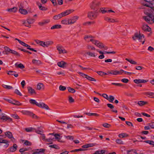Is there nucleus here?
Here are the masks:
<instances>
[{
    "instance_id": "19",
    "label": "nucleus",
    "mask_w": 154,
    "mask_h": 154,
    "mask_svg": "<svg viewBox=\"0 0 154 154\" xmlns=\"http://www.w3.org/2000/svg\"><path fill=\"white\" fill-rule=\"evenodd\" d=\"M17 8L16 7L9 8L7 9V11L11 13H15L17 11Z\"/></svg>"
},
{
    "instance_id": "43",
    "label": "nucleus",
    "mask_w": 154,
    "mask_h": 154,
    "mask_svg": "<svg viewBox=\"0 0 154 154\" xmlns=\"http://www.w3.org/2000/svg\"><path fill=\"white\" fill-rule=\"evenodd\" d=\"M11 53L13 54H14L15 55H16L17 56L20 57V55L17 52V51H14L13 50H11Z\"/></svg>"
},
{
    "instance_id": "47",
    "label": "nucleus",
    "mask_w": 154,
    "mask_h": 154,
    "mask_svg": "<svg viewBox=\"0 0 154 154\" xmlns=\"http://www.w3.org/2000/svg\"><path fill=\"white\" fill-rule=\"evenodd\" d=\"M86 150V149H82L80 148L79 149H75L74 150H72L70 151L71 152H78L79 151H85Z\"/></svg>"
},
{
    "instance_id": "3",
    "label": "nucleus",
    "mask_w": 154,
    "mask_h": 154,
    "mask_svg": "<svg viewBox=\"0 0 154 154\" xmlns=\"http://www.w3.org/2000/svg\"><path fill=\"white\" fill-rule=\"evenodd\" d=\"M154 0H144V1L147 2L146 3H143V6L149 7V9H154L153 6L154 3L152 2Z\"/></svg>"
},
{
    "instance_id": "20",
    "label": "nucleus",
    "mask_w": 154,
    "mask_h": 154,
    "mask_svg": "<svg viewBox=\"0 0 154 154\" xmlns=\"http://www.w3.org/2000/svg\"><path fill=\"white\" fill-rule=\"evenodd\" d=\"M19 11L21 14L24 15L28 13V12L26 9H23L22 8H20Z\"/></svg>"
},
{
    "instance_id": "45",
    "label": "nucleus",
    "mask_w": 154,
    "mask_h": 154,
    "mask_svg": "<svg viewBox=\"0 0 154 154\" xmlns=\"http://www.w3.org/2000/svg\"><path fill=\"white\" fill-rule=\"evenodd\" d=\"M97 74L101 76H103L104 75H107V74L102 71H97Z\"/></svg>"
},
{
    "instance_id": "54",
    "label": "nucleus",
    "mask_w": 154,
    "mask_h": 154,
    "mask_svg": "<svg viewBox=\"0 0 154 154\" xmlns=\"http://www.w3.org/2000/svg\"><path fill=\"white\" fill-rule=\"evenodd\" d=\"M116 143L119 144H124L123 142L120 139H117L116 141Z\"/></svg>"
},
{
    "instance_id": "8",
    "label": "nucleus",
    "mask_w": 154,
    "mask_h": 154,
    "mask_svg": "<svg viewBox=\"0 0 154 154\" xmlns=\"http://www.w3.org/2000/svg\"><path fill=\"white\" fill-rule=\"evenodd\" d=\"M94 38V37L92 35H86L84 37V39L85 40L89 42L88 41H87V39L88 38H90V41L92 42L93 44L94 42V41L95 40L93 39Z\"/></svg>"
},
{
    "instance_id": "60",
    "label": "nucleus",
    "mask_w": 154,
    "mask_h": 154,
    "mask_svg": "<svg viewBox=\"0 0 154 154\" xmlns=\"http://www.w3.org/2000/svg\"><path fill=\"white\" fill-rule=\"evenodd\" d=\"M28 150V149L27 148H23L20 149H19V151L20 152H23L25 151H26Z\"/></svg>"
},
{
    "instance_id": "62",
    "label": "nucleus",
    "mask_w": 154,
    "mask_h": 154,
    "mask_svg": "<svg viewBox=\"0 0 154 154\" xmlns=\"http://www.w3.org/2000/svg\"><path fill=\"white\" fill-rule=\"evenodd\" d=\"M4 49H5V51L7 52H11L12 50L11 49L7 47H4Z\"/></svg>"
},
{
    "instance_id": "35",
    "label": "nucleus",
    "mask_w": 154,
    "mask_h": 154,
    "mask_svg": "<svg viewBox=\"0 0 154 154\" xmlns=\"http://www.w3.org/2000/svg\"><path fill=\"white\" fill-rule=\"evenodd\" d=\"M125 60L133 64H137V63L135 61L132 60H130L128 58H126Z\"/></svg>"
},
{
    "instance_id": "31",
    "label": "nucleus",
    "mask_w": 154,
    "mask_h": 154,
    "mask_svg": "<svg viewBox=\"0 0 154 154\" xmlns=\"http://www.w3.org/2000/svg\"><path fill=\"white\" fill-rule=\"evenodd\" d=\"M44 86V85L43 83H39L37 84V89L38 90H40L41 89V88L43 87Z\"/></svg>"
},
{
    "instance_id": "52",
    "label": "nucleus",
    "mask_w": 154,
    "mask_h": 154,
    "mask_svg": "<svg viewBox=\"0 0 154 154\" xmlns=\"http://www.w3.org/2000/svg\"><path fill=\"white\" fill-rule=\"evenodd\" d=\"M114 100V97L110 95L109 96V100H109L110 102L112 103Z\"/></svg>"
},
{
    "instance_id": "46",
    "label": "nucleus",
    "mask_w": 154,
    "mask_h": 154,
    "mask_svg": "<svg viewBox=\"0 0 154 154\" xmlns=\"http://www.w3.org/2000/svg\"><path fill=\"white\" fill-rule=\"evenodd\" d=\"M54 139V138H48V139H45V141L46 142H50V143H49L48 144H52L53 143L52 142H51V141H52V140H53Z\"/></svg>"
},
{
    "instance_id": "18",
    "label": "nucleus",
    "mask_w": 154,
    "mask_h": 154,
    "mask_svg": "<svg viewBox=\"0 0 154 154\" xmlns=\"http://www.w3.org/2000/svg\"><path fill=\"white\" fill-rule=\"evenodd\" d=\"M37 4L40 10L42 11H46L47 10L48 8H47L45 7L42 6L41 4H40L39 2H37Z\"/></svg>"
},
{
    "instance_id": "61",
    "label": "nucleus",
    "mask_w": 154,
    "mask_h": 154,
    "mask_svg": "<svg viewBox=\"0 0 154 154\" xmlns=\"http://www.w3.org/2000/svg\"><path fill=\"white\" fill-rule=\"evenodd\" d=\"M44 104V103H38V104H36V106L39 107H41L42 108V107L43 106Z\"/></svg>"
},
{
    "instance_id": "42",
    "label": "nucleus",
    "mask_w": 154,
    "mask_h": 154,
    "mask_svg": "<svg viewBox=\"0 0 154 154\" xmlns=\"http://www.w3.org/2000/svg\"><path fill=\"white\" fill-rule=\"evenodd\" d=\"M67 89L69 92L72 93H74L75 91V89L70 87H68Z\"/></svg>"
},
{
    "instance_id": "51",
    "label": "nucleus",
    "mask_w": 154,
    "mask_h": 154,
    "mask_svg": "<svg viewBox=\"0 0 154 154\" xmlns=\"http://www.w3.org/2000/svg\"><path fill=\"white\" fill-rule=\"evenodd\" d=\"M59 90L60 91H64L66 90V87L64 86L60 85L59 87Z\"/></svg>"
},
{
    "instance_id": "36",
    "label": "nucleus",
    "mask_w": 154,
    "mask_h": 154,
    "mask_svg": "<svg viewBox=\"0 0 154 154\" xmlns=\"http://www.w3.org/2000/svg\"><path fill=\"white\" fill-rule=\"evenodd\" d=\"M62 17L60 14H59L57 15H55L54 16L53 19L54 20H58Z\"/></svg>"
},
{
    "instance_id": "9",
    "label": "nucleus",
    "mask_w": 154,
    "mask_h": 154,
    "mask_svg": "<svg viewBox=\"0 0 154 154\" xmlns=\"http://www.w3.org/2000/svg\"><path fill=\"white\" fill-rule=\"evenodd\" d=\"M132 38L134 40H136L137 39L139 40H140L141 39L140 34L135 33L134 35L132 37Z\"/></svg>"
},
{
    "instance_id": "22",
    "label": "nucleus",
    "mask_w": 154,
    "mask_h": 154,
    "mask_svg": "<svg viewBox=\"0 0 154 154\" xmlns=\"http://www.w3.org/2000/svg\"><path fill=\"white\" fill-rule=\"evenodd\" d=\"M26 114L28 115L32 116L33 118L35 119H38V117L36 115H35V114H33V113L29 111H27Z\"/></svg>"
},
{
    "instance_id": "26",
    "label": "nucleus",
    "mask_w": 154,
    "mask_h": 154,
    "mask_svg": "<svg viewBox=\"0 0 154 154\" xmlns=\"http://www.w3.org/2000/svg\"><path fill=\"white\" fill-rule=\"evenodd\" d=\"M105 20L108 22L111 23L116 22L115 20L113 19H111L108 17H106L105 18Z\"/></svg>"
},
{
    "instance_id": "37",
    "label": "nucleus",
    "mask_w": 154,
    "mask_h": 154,
    "mask_svg": "<svg viewBox=\"0 0 154 154\" xmlns=\"http://www.w3.org/2000/svg\"><path fill=\"white\" fill-rule=\"evenodd\" d=\"M49 146L52 148H54L56 149H59L60 147L57 145L53 144L49 145Z\"/></svg>"
},
{
    "instance_id": "55",
    "label": "nucleus",
    "mask_w": 154,
    "mask_h": 154,
    "mask_svg": "<svg viewBox=\"0 0 154 154\" xmlns=\"http://www.w3.org/2000/svg\"><path fill=\"white\" fill-rule=\"evenodd\" d=\"M103 126L104 127L108 128H109L111 126L110 125L107 123L103 124Z\"/></svg>"
},
{
    "instance_id": "21",
    "label": "nucleus",
    "mask_w": 154,
    "mask_h": 154,
    "mask_svg": "<svg viewBox=\"0 0 154 154\" xmlns=\"http://www.w3.org/2000/svg\"><path fill=\"white\" fill-rule=\"evenodd\" d=\"M95 145L94 143H89L83 145L82 147L83 148H88L90 147L93 146Z\"/></svg>"
},
{
    "instance_id": "64",
    "label": "nucleus",
    "mask_w": 154,
    "mask_h": 154,
    "mask_svg": "<svg viewBox=\"0 0 154 154\" xmlns=\"http://www.w3.org/2000/svg\"><path fill=\"white\" fill-rule=\"evenodd\" d=\"M17 67L21 69H23L25 68L24 66L22 63H20L18 64L17 65Z\"/></svg>"
},
{
    "instance_id": "41",
    "label": "nucleus",
    "mask_w": 154,
    "mask_h": 154,
    "mask_svg": "<svg viewBox=\"0 0 154 154\" xmlns=\"http://www.w3.org/2000/svg\"><path fill=\"white\" fill-rule=\"evenodd\" d=\"M2 87L4 88L8 89H10L13 88V87L11 86L7 85L5 84H3L2 85Z\"/></svg>"
},
{
    "instance_id": "25",
    "label": "nucleus",
    "mask_w": 154,
    "mask_h": 154,
    "mask_svg": "<svg viewBox=\"0 0 154 154\" xmlns=\"http://www.w3.org/2000/svg\"><path fill=\"white\" fill-rule=\"evenodd\" d=\"M53 43V42L52 41H48L45 42V43H44V45H45V47H47L49 45H52Z\"/></svg>"
},
{
    "instance_id": "28",
    "label": "nucleus",
    "mask_w": 154,
    "mask_h": 154,
    "mask_svg": "<svg viewBox=\"0 0 154 154\" xmlns=\"http://www.w3.org/2000/svg\"><path fill=\"white\" fill-rule=\"evenodd\" d=\"M0 143H4L5 144L4 145L6 147H8L9 146V144L8 143V141L6 140L3 139L2 140V142H0Z\"/></svg>"
},
{
    "instance_id": "59",
    "label": "nucleus",
    "mask_w": 154,
    "mask_h": 154,
    "mask_svg": "<svg viewBox=\"0 0 154 154\" xmlns=\"http://www.w3.org/2000/svg\"><path fill=\"white\" fill-rule=\"evenodd\" d=\"M147 95H149V96H151L152 98H153L154 95V93L151 92H148L146 93Z\"/></svg>"
},
{
    "instance_id": "24",
    "label": "nucleus",
    "mask_w": 154,
    "mask_h": 154,
    "mask_svg": "<svg viewBox=\"0 0 154 154\" xmlns=\"http://www.w3.org/2000/svg\"><path fill=\"white\" fill-rule=\"evenodd\" d=\"M35 42L38 44H39L44 47H45V45H44V43H45V42L38 40H35Z\"/></svg>"
},
{
    "instance_id": "56",
    "label": "nucleus",
    "mask_w": 154,
    "mask_h": 154,
    "mask_svg": "<svg viewBox=\"0 0 154 154\" xmlns=\"http://www.w3.org/2000/svg\"><path fill=\"white\" fill-rule=\"evenodd\" d=\"M78 73L79 74V75H80L81 76H82V77L83 78H86L87 75L85 74L84 73H83L80 72H78Z\"/></svg>"
},
{
    "instance_id": "11",
    "label": "nucleus",
    "mask_w": 154,
    "mask_h": 154,
    "mask_svg": "<svg viewBox=\"0 0 154 154\" xmlns=\"http://www.w3.org/2000/svg\"><path fill=\"white\" fill-rule=\"evenodd\" d=\"M45 149H37L34 152L35 153L38 154H45Z\"/></svg>"
},
{
    "instance_id": "57",
    "label": "nucleus",
    "mask_w": 154,
    "mask_h": 154,
    "mask_svg": "<svg viewBox=\"0 0 154 154\" xmlns=\"http://www.w3.org/2000/svg\"><path fill=\"white\" fill-rule=\"evenodd\" d=\"M54 136L55 137V138L57 139V141H58L59 139H60V138L59 137L60 136V135L59 134H55L54 135Z\"/></svg>"
},
{
    "instance_id": "30",
    "label": "nucleus",
    "mask_w": 154,
    "mask_h": 154,
    "mask_svg": "<svg viewBox=\"0 0 154 154\" xmlns=\"http://www.w3.org/2000/svg\"><path fill=\"white\" fill-rule=\"evenodd\" d=\"M147 102L143 101H140L138 102L137 104L140 106H144L146 104Z\"/></svg>"
},
{
    "instance_id": "40",
    "label": "nucleus",
    "mask_w": 154,
    "mask_h": 154,
    "mask_svg": "<svg viewBox=\"0 0 154 154\" xmlns=\"http://www.w3.org/2000/svg\"><path fill=\"white\" fill-rule=\"evenodd\" d=\"M128 135L126 133H122V134H119V137L120 138H124L125 137H127Z\"/></svg>"
},
{
    "instance_id": "33",
    "label": "nucleus",
    "mask_w": 154,
    "mask_h": 154,
    "mask_svg": "<svg viewBox=\"0 0 154 154\" xmlns=\"http://www.w3.org/2000/svg\"><path fill=\"white\" fill-rule=\"evenodd\" d=\"M24 129L27 132H31L35 129V128L32 127L26 128Z\"/></svg>"
},
{
    "instance_id": "15",
    "label": "nucleus",
    "mask_w": 154,
    "mask_h": 154,
    "mask_svg": "<svg viewBox=\"0 0 154 154\" xmlns=\"http://www.w3.org/2000/svg\"><path fill=\"white\" fill-rule=\"evenodd\" d=\"M17 148V146L16 144H14L12 146L9 148V150L11 152H14L16 151Z\"/></svg>"
},
{
    "instance_id": "27",
    "label": "nucleus",
    "mask_w": 154,
    "mask_h": 154,
    "mask_svg": "<svg viewBox=\"0 0 154 154\" xmlns=\"http://www.w3.org/2000/svg\"><path fill=\"white\" fill-rule=\"evenodd\" d=\"M61 28V26L60 25L56 24L52 26L51 27V29H60Z\"/></svg>"
},
{
    "instance_id": "58",
    "label": "nucleus",
    "mask_w": 154,
    "mask_h": 154,
    "mask_svg": "<svg viewBox=\"0 0 154 154\" xmlns=\"http://www.w3.org/2000/svg\"><path fill=\"white\" fill-rule=\"evenodd\" d=\"M51 2H52V3L53 5L54 6H56L57 5V3L56 0H50Z\"/></svg>"
},
{
    "instance_id": "14",
    "label": "nucleus",
    "mask_w": 154,
    "mask_h": 154,
    "mask_svg": "<svg viewBox=\"0 0 154 154\" xmlns=\"http://www.w3.org/2000/svg\"><path fill=\"white\" fill-rule=\"evenodd\" d=\"M142 29L144 31L149 32L151 30V29L146 24H143L142 27Z\"/></svg>"
},
{
    "instance_id": "44",
    "label": "nucleus",
    "mask_w": 154,
    "mask_h": 154,
    "mask_svg": "<svg viewBox=\"0 0 154 154\" xmlns=\"http://www.w3.org/2000/svg\"><path fill=\"white\" fill-rule=\"evenodd\" d=\"M144 142L147 143H149L150 145H152L154 146V142L152 141L148 140L144 141Z\"/></svg>"
},
{
    "instance_id": "29",
    "label": "nucleus",
    "mask_w": 154,
    "mask_h": 154,
    "mask_svg": "<svg viewBox=\"0 0 154 154\" xmlns=\"http://www.w3.org/2000/svg\"><path fill=\"white\" fill-rule=\"evenodd\" d=\"M98 47L100 48H104L105 50H107L108 49V47L106 46H105L101 42H100L98 46Z\"/></svg>"
},
{
    "instance_id": "5",
    "label": "nucleus",
    "mask_w": 154,
    "mask_h": 154,
    "mask_svg": "<svg viewBox=\"0 0 154 154\" xmlns=\"http://www.w3.org/2000/svg\"><path fill=\"white\" fill-rule=\"evenodd\" d=\"M124 72V71L123 70L121 69L120 71L117 70H111L110 71H108L107 72L108 73L111 74L117 75L118 74H121L122 72Z\"/></svg>"
},
{
    "instance_id": "13",
    "label": "nucleus",
    "mask_w": 154,
    "mask_h": 154,
    "mask_svg": "<svg viewBox=\"0 0 154 154\" xmlns=\"http://www.w3.org/2000/svg\"><path fill=\"white\" fill-rule=\"evenodd\" d=\"M148 80H145L144 79H135L134 80V82L136 84H138L140 83H145L148 82Z\"/></svg>"
},
{
    "instance_id": "50",
    "label": "nucleus",
    "mask_w": 154,
    "mask_h": 154,
    "mask_svg": "<svg viewBox=\"0 0 154 154\" xmlns=\"http://www.w3.org/2000/svg\"><path fill=\"white\" fill-rule=\"evenodd\" d=\"M29 101V102L32 104H35L36 105V104L38 103L35 100L33 99H30Z\"/></svg>"
},
{
    "instance_id": "7",
    "label": "nucleus",
    "mask_w": 154,
    "mask_h": 154,
    "mask_svg": "<svg viewBox=\"0 0 154 154\" xmlns=\"http://www.w3.org/2000/svg\"><path fill=\"white\" fill-rule=\"evenodd\" d=\"M57 49L59 51V54L66 53L67 51L62 46H57Z\"/></svg>"
},
{
    "instance_id": "38",
    "label": "nucleus",
    "mask_w": 154,
    "mask_h": 154,
    "mask_svg": "<svg viewBox=\"0 0 154 154\" xmlns=\"http://www.w3.org/2000/svg\"><path fill=\"white\" fill-rule=\"evenodd\" d=\"M89 81L96 82V80L94 78H92L87 75V76L86 78Z\"/></svg>"
},
{
    "instance_id": "17",
    "label": "nucleus",
    "mask_w": 154,
    "mask_h": 154,
    "mask_svg": "<svg viewBox=\"0 0 154 154\" xmlns=\"http://www.w3.org/2000/svg\"><path fill=\"white\" fill-rule=\"evenodd\" d=\"M5 135L9 138L11 139L13 138V139H14V138L13 137L12 133L10 131H7L5 133Z\"/></svg>"
},
{
    "instance_id": "12",
    "label": "nucleus",
    "mask_w": 154,
    "mask_h": 154,
    "mask_svg": "<svg viewBox=\"0 0 154 154\" xmlns=\"http://www.w3.org/2000/svg\"><path fill=\"white\" fill-rule=\"evenodd\" d=\"M27 89L28 93L31 95H32L33 94H36L35 90L33 89L31 87L29 86L27 88Z\"/></svg>"
},
{
    "instance_id": "34",
    "label": "nucleus",
    "mask_w": 154,
    "mask_h": 154,
    "mask_svg": "<svg viewBox=\"0 0 154 154\" xmlns=\"http://www.w3.org/2000/svg\"><path fill=\"white\" fill-rule=\"evenodd\" d=\"M87 49L91 50H95V48L93 46L88 45L87 46Z\"/></svg>"
},
{
    "instance_id": "23",
    "label": "nucleus",
    "mask_w": 154,
    "mask_h": 154,
    "mask_svg": "<svg viewBox=\"0 0 154 154\" xmlns=\"http://www.w3.org/2000/svg\"><path fill=\"white\" fill-rule=\"evenodd\" d=\"M32 62L33 64L37 65H39L40 64L42 63L41 62L40 60L35 59L32 60Z\"/></svg>"
},
{
    "instance_id": "53",
    "label": "nucleus",
    "mask_w": 154,
    "mask_h": 154,
    "mask_svg": "<svg viewBox=\"0 0 154 154\" xmlns=\"http://www.w3.org/2000/svg\"><path fill=\"white\" fill-rule=\"evenodd\" d=\"M69 98V101L70 103H73L74 102V100L72 98V97L69 96L68 97Z\"/></svg>"
},
{
    "instance_id": "4",
    "label": "nucleus",
    "mask_w": 154,
    "mask_h": 154,
    "mask_svg": "<svg viewBox=\"0 0 154 154\" xmlns=\"http://www.w3.org/2000/svg\"><path fill=\"white\" fill-rule=\"evenodd\" d=\"M96 12L89 11L88 13V17L89 18L93 20L97 17V15L96 14Z\"/></svg>"
},
{
    "instance_id": "49",
    "label": "nucleus",
    "mask_w": 154,
    "mask_h": 154,
    "mask_svg": "<svg viewBox=\"0 0 154 154\" xmlns=\"http://www.w3.org/2000/svg\"><path fill=\"white\" fill-rule=\"evenodd\" d=\"M105 8H101L99 11L101 12L102 14H104L106 12H107V11L105 10Z\"/></svg>"
},
{
    "instance_id": "32",
    "label": "nucleus",
    "mask_w": 154,
    "mask_h": 154,
    "mask_svg": "<svg viewBox=\"0 0 154 154\" xmlns=\"http://www.w3.org/2000/svg\"><path fill=\"white\" fill-rule=\"evenodd\" d=\"M86 54L91 57H95L96 56L94 53L90 51L87 52Z\"/></svg>"
},
{
    "instance_id": "6",
    "label": "nucleus",
    "mask_w": 154,
    "mask_h": 154,
    "mask_svg": "<svg viewBox=\"0 0 154 154\" xmlns=\"http://www.w3.org/2000/svg\"><path fill=\"white\" fill-rule=\"evenodd\" d=\"M8 116L4 113L2 112L0 113V122H4L6 121V119Z\"/></svg>"
},
{
    "instance_id": "63",
    "label": "nucleus",
    "mask_w": 154,
    "mask_h": 154,
    "mask_svg": "<svg viewBox=\"0 0 154 154\" xmlns=\"http://www.w3.org/2000/svg\"><path fill=\"white\" fill-rule=\"evenodd\" d=\"M100 42L98 40H95L93 43L94 45L98 47Z\"/></svg>"
},
{
    "instance_id": "10",
    "label": "nucleus",
    "mask_w": 154,
    "mask_h": 154,
    "mask_svg": "<svg viewBox=\"0 0 154 154\" xmlns=\"http://www.w3.org/2000/svg\"><path fill=\"white\" fill-rule=\"evenodd\" d=\"M57 64L59 67L63 68L66 67L65 65H67V63L66 62L63 61H62L60 62H58Z\"/></svg>"
},
{
    "instance_id": "1",
    "label": "nucleus",
    "mask_w": 154,
    "mask_h": 154,
    "mask_svg": "<svg viewBox=\"0 0 154 154\" xmlns=\"http://www.w3.org/2000/svg\"><path fill=\"white\" fill-rule=\"evenodd\" d=\"M149 10V12H146L147 16L143 17V18L148 23H151L154 14V9Z\"/></svg>"
},
{
    "instance_id": "39",
    "label": "nucleus",
    "mask_w": 154,
    "mask_h": 154,
    "mask_svg": "<svg viewBox=\"0 0 154 154\" xmlns=\"http://www.w3.org/2000/svg\"><path fill=\"white\" fill-rule=\"evenodd\" d=\"M86 115H88L89 116H98L99 115L96 113H91L86 112L85 113Z\"/></svg>"
},
{
    "instance_id": "2",
    "label": "nucleus",
    "mask_w": 154,
    "mask_h": 154,
    "mask_svg": "<svg viewBox=\"0 0 154 154\" xmlns=\"http://www.w3.org/2000/svg\"><path fill=\"white\" fill-rule=\"evenodd\" d=\"M34 21L35 20L34 19H27L26 20L23 21V24L26 26L30 28L31 27L30 24L33 23Z\"/></svg>"
},
{
    "instance_id": "48",
    "label": "nucleus",
    "mask_w": 154,
    "mask_h": 154,
    "mask_svg": "<svg viewBox=\"0 0 154 154\" xmlns=\"http://www.w3.org/2000/svg\"><path fill=\"white\" fill-rule=\"evenodd\" d=\"M61 23L62 24H70V23L67 22V20L65 19L61 21Z\"/></svg>"
},
{
    "instance_id": "16",
    "label": "nucleus",
    "mask_w": 154,
    "mask_h": 154,
    "mask_svg": "<svg viewBox=\"0 0 154 154\" xmlns=\"http://www.w3.org/2000/svg\"><path fill=\"white\" fill-rule=\"evenodd\" d=\"M79 17L78 16H75L72 17L70 22V24H72L75 23L78 19Z\"/></svg>"
}]
</instances>
